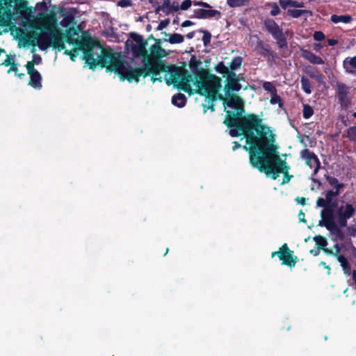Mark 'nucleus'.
I'll list each match as a JSON object with an SVG mask.
<instances>
[{"mask_svg": "<svg viewBox=\"0 0 356 356\" xmlns=\"http://www.w3.org/2000/svg\"><path fill=\"white\" fill-rule=\"evenodd\" d=\"M229 70V67L225 65L223 61L219 62L215 67V70L222 74L223 77L227 76Z\"/></svg>", "mask_w": 356, "mask_h": 356, "instance_id": "obj_35", "label": "nucleus"}, {"mask_svg": "<svg viewBox=\"0 0 356 356\" xmlns=\"http://www.w3.org/2000/svg\"><path fill=\"white\" fill-rule=\"evenodd\" d=\"M193 17L197 19L216 18L218 19L221 17V13L218 10L198 8L194 10Z\"/></svg>", "mask_w": 356, "mask_h": 356, "instance_id": "obj_16", "label": "nucleus"}, {"mask_svg": "<svg viewBox=\"0 0 356 356\" xmlns=\"http://www.w3.org/2000/svg\"><path fill=\"white\" fill-rule=\"evenodd\" d=\"M118 5L122 8H126L132 5L131 0H120L118 1Z\"/></svg>", "mask_w": 356, "mask_h": 356, "instance_id": "obj_55", "label": "nucleus"}, {"mask_svg": "<svg viewBox=\"0 0 356 356\" xmlns=\"http://www.w3.org/2000/svg\"><path fill=\"white\" fill-rule=\"evenodd\" d=\"M327 42L329 46H334L339 43V41L336 39L330 38L327 39Z\"/></svg>", "mask_w": 356, "mask_h": 356, "instance_id": "obj_61", "label": "nucleus"}, {"mask_svg": "<svg viewBox=\"0 0 356 356\" xmlns=\"http://www.w3.org/2000/svg\"><path fill=\"white\" fill-rule=\"evenodd\" d=\"M29 85L35 89L40 90L42 88V76L38 71L31 73Z\"/></svg>", "mask_w": 356, "mask_h": 356, "instance_id": "obj_24", "label": "nucleus"}, {"mask_svg": "<svg viewBox=\"0 0 356 356\" xmlns=\"http://www.w3.org/2000/svg\"><path fill=\"white\" fill-rule=\"evenodd\" d=\"M334 257H336L340 263L344 273L349 275L351 270V267L348 259L343 255L337 254V252L334 254Z\"/></svg>", "mask_w": 356, "mask_h": 356, "instance_id": "obj_28", "label": "nucleus"}, {"mask_svg": "<svg viewBox=\"0 0 356 356\" xmlns=\"http://www.w3.org/2000/svg\"><path fill=\"white\" fill-rule=\"evenodd\" d=\"M227 78V81L229 79H238L236 76V74L234 72V71H232L231 70H229V73L227 76H225Z\"/></svg>", "mask_w": 356, "mask_h": 356, "instance_id": "obj_59", "label": "nucleus"}, {"mask_svg": "<svg viewBox=\"0 0 356 356\" xmlns=\"http://www.w3.org/2000/svg\"><path fill=\"white\" fill-rule=\"evenodd\" d=\"M16 13L19 14L23 17L29 15L31 13V8H28L27 2L22 1L16 3L15 7Z\"/></svg>", "mask_w": 356, "mask_h": 356, "instance_id": "obj_26", "label": "nucleus"}, {"mask_svg": "<svg viewBox=\"0 0 356 356\" xmlns=\"http://www.w3.org/2000/svg\"><path fill=\"white\" fill-rule=\"evenodd\" d=\"M300 82L302 90L306 94L310 95L312 93V84L309 79L305 76H302Z\"/></svg>", "mask_w": 356, "mask_h": 356, "instance_id": "obj_33", "label": "nucleus"}, {"mask_svg": "<svg viewBox=\"0 0 356 356\" xmlns=\"http://www.w3.org/2000/svg\"><path fill=\"white\" fill-rule=\"evenodd\" d=\"M254 133L263 145L264 159L267 161H273L280 170L281 173L289 172L290 166L282 160L278 152L279 146L275 144L276 136L270 127L262 122Z\"/></svg>", "mask_w": 356, "mask_h": 356, "instance_id": "obj_4", "label": "nucleus"}, {"mask_svg": "<svg viewBox=\"0 0 356 356\" xmlns=\"http://www.w3.org/2000/svg\"><path fill=\"white\" fill-rule=\"evenodd\" d=\"M34 65H35V63L34 61H29L27 62L26 65V70H27V73L29 74H31V73H33L35 72V71H38L35 67H34Z\"/></svg>", "mask_w": 356, "mask_h": 356, "instance_id": "obj_49", "label": "nucleus"}, {"mask_svg": "<svg viewBox=\"0 0 356 356\" xmlns=\"http://www.w3.org/2000/svg\"><path fill=\"white\" fill-rule=\"evenodd\" d=\"M296 201L298 202V204L304 206L305 204V197H298L296 198Z\"/></svg>", "mask_w": 356, "mask_h": 356, "instance_id": "obj_64", "label": "nucleus"}, {"mask_svg": "<svg viewBox=\"0 0 356 356\" xmlns=\"http://www.w3.org/2000/svg\"><path fill=\"white\" fill-rule=\"evenodd\" d=\"M78 34L79 30L76 28L74 26L69 27L65 31V35L64 34L63 42L65 41L68 44L76 43V40L73 37Z\"/></svg>", "mask_w": 356, "mask_h": 356, "instance_id": "obj_25", "label": "nucleus"}, {"mask_svg": "<svg viewBox=\"0 0 356 356\" xmlns=\"http://www.w3.org/2000/svg\"><path fill=\"white\" fill-rule=\"evenodd\" d=\"M355 213V209L353 204L346 203L341 206L337 211V222L341 227H346L348 220L352 218Z\"/></svg>", "mask_w": 356, "mask_h": 356, "instance_id": "obj_12", "label": "nucleus"}, {"mask_svg": "<svg viewBox=\"0 0 356 356\" xmlns=\"http://www.w3.org/2000/svg\"><path fill=\"white\" fill-rule=\"evenodd\" d=\"M327 230H329L332 234L335 235L339 239L343 240L344 238V234L340 227L337 225V223L332 222L326 226H325Z\"/></svg>", "mask_w": 356, "mask_h": 356, "instance_id": "obj_29", "label": "nucleus"}, {"mask_svg": "<svg viewBox=\"0 0 356 356\" xmlns=\"http://www.w3.org/2000/svg\"><path fill=\"white\" fill-rule=\"evenodd\" d=\"M255 37L257 38L255 51L258 54L264 58H267L268 62L274 61L278 58L277 54L270 49L268 44L259 38L257 35H255Z\"/></svg>", "mask_w": 356, "mask_h": 356, "instance_id": "obj_13", "label": "nucleus"}, {"mask_svg": "<svg viewBox=\"0 0 356 356\" xmlns=\"http://www.w3.org/2000/svg\"><path fill=\"white\" fill-rule=\"evenodd\" d=\"M202 106L204 107V113H206L207 110H210L211 112L215 111L214 102L208 103V105L202 104Z\"/></svg>", "mask_w": 356, "mask_h": 356, "instance_id": "obj_53", "label": "nucleus"}, {"mask_svg": "<svg viewBox=\"0 0 356 356\" xmlns=\"http://www.w3.org/2000/svg\"><path fill=\"white\" fill-rule=\"evenodd\" d=\"M74 52H75V51H72L65 50V54L67 55H69L70 56L71 60L74 61V58L76 57V55Z\"/></svg>", "mask_w": 356, "mask_h": 356, "instance_id": "obj_60", "label": "nucleus"}, {"mask_svg": "<svg viewBox=\"0 0 356 356\" xmlns=\"http://www.w3.org/2000/svg\"><path fill=\"white\" fill-rule=\"evenodd\" d=\"M277 256L282 261V265H286L290 268L294 267L298 261L297 256L293 254V251L290 250L286 243H284L279 249V251L273 252L271 257Z\"/></svg>", "mask_w": 356, "mask_h": 356, "instance_id": "obj_10", "label": "nucleus"}, {"mask_svg": "<svg viewBox=\"0 0 356 356\" xmlns=\"http://www.w3.org/2000/svg\"><path fill=\"white\" fill-rule=\"evenodd\" d=\"M279 4L283 9H286L290 7L302 8L304 6L302 2H298L294 0H279Z\"/></svg>", "mask_w": 356, "mask_h": 356, "instance_id": "obj_32", "label": "nucleus"}, {"mask_svg": "<svg viewBox=\"0 0 356 356\" xmlns=\"http://www.w3.org/2000/svg\"><path fill=\"white\" fill-rule=\"evenodd\" d=\"M287 15L293 18H298L302 15L301 10L298 9H288Z\"/></svg>", "mask_w": 356, "mask_h": 356, "instance_id": "obj_48", "label": "nucleus"}, {"mask_svg": "<svg viewBox=\"0 0 356 356\" xmlns=\"http://www.w3.org/2000/svg\"><path fill=\"white\" fill-rule=\"evenodd\" d=\"M191 5H192L191 0H184L180 6V9L182 10H186L191 6Z\"/></svg>", "mask_w": 356, "mask_h": 356, "instance_id": "obj_51", "label": "nucleus"}, {"mask_svg": "<svg viewBox=\"0 0 356 356\" xmlns=\"http://www.w3.org/2000/svg\"><path fill=\"white\" fill-rule=\"evenodd\" d=\"M266 31L276 40L280 49L288 48L287 40L283 33L282 29L272 18H266L264 21Z\"/></svg>", "mask_w": 356, "mask_h": 356, "instance_id": "obj_8", "label": "nucleus"}, {"mask_svg": "<svg viewBox=\"0 0 356 356\" xmlns=\"http://www.w3.org/2000/svg\"><path fill=\"white\" fill-rule=\"evenodd\" d=\"M147 43L133 44L131 47V52L133 56L136 58L141 57L142 63L143 65L147 63L149 54L146 50Z\"/></svg>", "mask_w": 356, "mask_h": 356, "instance_id": "obj_17", "label": "nucleus"}, {"mask_svg": "<svg viewBox=\"0 0 356 356\" xmlns=\"http://www.w3.org/2000/svg\"><path fill=\"white\" fill-rule=\"evenodd\" d=\"M314 39L316 41H322L325 39V34L322 31H315L313 35Z\"/></svg>", "mask_w": 356, "mask_h": 356, "instance_id": "obj_50", "label": "nucleus"}, {"mask_svg": "<svg viewBox=\"0 0 356 356\" xmlns=\"http://www.w3.org/2000/svg\"><path fill=\"white\" fill-rule=\"evenodd\" d=\"M343 67L346 73L356 76V56L346 57L343 61Z\"/></svg>", "mask_w": 356, "mask_h": 356, "instance_id": "obj_21", "label": "nucleus"}, {"mask_svg": "<svg viewBox=\"0 0 356 356\" xmlns=\"http://www.w3.org/2000/svg\"><path fill=\"white\" fill-rule=\"evenodd\" d=\"M13 0H0V7L6 10H10L13 7Z\"/></svg>", "mask_w": 356, "mask_h": 356, "instance_id": "obj_47", "label": "nucleus"}, {"mask_svg": "<svg viewBox=\"0 0 356 356\" xmlns=\"http://www.w3.org/2000/svg\"><path fill=\"white\" fill-rule=\"evenodd\" d=\"M262 88L264 89V90L270 92V95H273L277 92L275 86L270 81H264L262 83Z\"/></svg>", "mask_w": 356, "mask_h": 356, "instance_id": "obj_41", "label": "nucleus"}, {"mask_svg": "<svg viewBox=\"0 0 356 356\" xmlns=\"http://www.w3.org/2000/svg\"><path fill=\"white\" fill-rule=\"evenodd\" d=\"M197 88L195 92L200 96H204L208 99V103L216 101V90L222 87V79L220 77L211 75L209 79H205L201 84L195 85Z\"/></svg>", "mask_w": 356, "mask_h": 356, "instance_id": "obj_7", "label": "nucleus"}, {"mask_svg": "<svg viewBox=\"0 0 356 356\" xmlns=\"http://www.w3.org/2000/svg\"><path fill=\"white\" fill-rule=\"evenodd\" d=\"M241 88L242 86L239 83V79H229L224 86V91L225 93L236 94L235 92H238Z\"/></svg>", "mask_w": 356, "mask_h": 356, "instance_id": "obj_20", "label": "nucleus"}, {"mask_svg": "<svg viewBox=\"0 0 356 356\" xmlns=\"http://www.w3.org/2000/svg\"><path fill=\"white\" fill-rule=\"evenodd\" d=\"M193 24H194V23L190 20H185L184 22H182L181 26L182 27H188V26H193Z\"/></svg>", "mask_w": 356, "mask_h": 356, "instance_id": "obj_62", "label": "nucleus"}, {"mask_svg": "<svg viewBox=\"0 0 356 356\" xmlns=\"http://www.w3.org/2000/svg\"><path fill=\"white\" fill-rule=\"evenodd\" d=\"M314 241H315L318 250L324 249V248H325L327 245V239L321 235L314 236Z\"/></svg>", "mask_w": 356, "mask_h": 356, "instance_id": "obj_36", "label": "nucleus"}, {"mask_svg": "<svg viewBox=\"0 0 356 356\" xmlns=\"http://www.w3.org/2000/svg\"><path fill=\"white\" fill-rule=\"evenodd\" d=\"M282 100H281V98L280 97L277 95V92L271 95V99L270 100V104H275L278 102H280Z\"/></svg>", "mask_w": 356, "mask_h": 356, "instance_id": "obj_54", "label": "nucleus"}, {"mask_svg": "<svg viewBox=\"0 0 356 356\" xmlns=\"http://www.w3.org/2000/svg\"><path fill=\"white\" fill-rule=\"evenodd\" d=\"M83 59L90 69L95 70L97 66L105 67L106 72H114L117 74L120 81L127 80L129 83L139 81V77L144 76L145 65L133 68L127 61L122 59L119 53L114 52L112 49H103L102 56L99 60L93 57L91 47L83 49Z\"/></svg>", "mask_w": 356, "mask_h": 356, "instance_id": "obj_2", "label": "nucleus"}, {"mask_svg": "<svg viewBox=\"0 0 356 356\" xmlns=\"http://www.w3.org/2000/svg\"><path fill=\"white\" fill-rule=\"evenodd\" d=\"M243 58L241 56L234 57L229 65V69L234 71L241 67L242 64Z\"/></svg>", "mask_w": 356, "mask_h": 356, "instance_id": "obj_37", "label": "nucleus"}, {"mask_svg": "<svg viewBox=\"0 0 356 356\" xmlns=\"http://www.w3.org/2000/svg\"><path fill=\"white\" fill-rule=\"evenodd\" d=\"M76 22L75 21L74 16L72 14H68L65 15L60 21V25L63 27H70V25H75Z\"/></svg>", "mask_w": 356, "mask_h": 356, "instance_id": "obj_34", "label": "nucleus"}, {"mask_svg": "<svg viewBox=\"0 0 356 356\" xmlns=\"http://www.w3.org/2000/svg\"><path fill=\"white\" fill-rule=\"evenodd\" d=\"M302 156L306 159V163L310 168L314 167V174H316L321 168V162L318 156L309 149H304L302 151Z\"/></svg>", "mask_w": 356, "mask_h": 356, "instance_id": "obj_15", "label": "nucleus"}, {"mask_svg": "<svg viewBox=\"0 0 356 356\" xmlns=\"http://www.w3.org/2000/svg\"><path fill=\"white\" fill-rule=\"evenodd\" d=\"M200 32L203 33L202 41L204 45L207 47L211 42V34L208 31L204 30H201Z\"/></svg>", "mask_w": 356, "mask_h": 356, "instance_id": "obj_46", "label": "nucleus"}, {"mask_svg": "<svg viewBox=\"0 0 356 356\" xmlns=\"http://www.w3.org/2000/svg\"><path fill=\"white\" fill-rule=\"evenodd\" d=\"M219 90H216V100L220 99L222 102L226 113L223 124L229 129L230 136L245 137L263 122V120L256 114L244 115V101L238 95L225 93L224 96L219 93Z\"/></svg>", "mask_w": 356, "mask_h": 356, "instance_id": "obj_1", "label": "nucleus"}, {"mask_svg": "<svg viewBox=\"0 0 356 356\" xmlns=\"http://www.w3.org/2000/svg\"><path fill=\"white\" fill-rule=\"evenodd\" d=\"M14 63L15 61L13 60V59L9 55H7L6 58L2 63V65H4L5 66H10Z\"/></svg>", "mask_w": 356, "mask_h": 356, "instance_id": "obj_57", "label": "nucleus"}, {"mask_svg": "<svg viewBox=\"0 0 356 356\" xmlns=\"http://www.w3.org/2000/svg\"><path fill=\"white\" fill-rule=\"evenodd\" d=\"M129 36L134 41H135L137 43L136 44L147 43V42L143 40L142 35L135 32H131L129 33Z\"/></svg>", "mask_w": 356, "mask_h": 356, "instance_id": "obj_45", "label": "nucleus"}, {"mask_svg": "<svg viewBox=\"0 0 356 356\" xmlns=\"http://www.w3.org/2000/svg\"><path fill=\"white\" fill-rule=\"evenodd\" d=\"M266 6L271 8V10L270 12V15L271 16L275 17L281 13V10L277 3L268 2Z\"/></svg>", "mask_w": 356, "mask_h": 356, "instance_id": "obj_39", "label": "nucleus"}, {"mask_svg": "<svg viewBox=\"0 0 356 356\" xmlns=\"http://www.w3.org/2000/svg\"><path fill=\"white\" fill-rule=\"evenodd\" d=\"M301 56L308 60L309 63L314 65H322L324 64L325 62L322 58L318 56H316L313 52L309 50L301 49H300Z\"/></svg>", "mask_w": 356, "mask_h": 356, "instance_id": "obj_19", "label": "nucleus"}, {"mask_svg": "<svg viewBox=\"0 0 356 356\" xmlns=\"http://www.w3.org/2000/svg\"><path fill=\"white\" fill-rule=\"evenodd\" d=\"M170 23V19H164L163 21H161L157 28H156V30L157 31H161L163 30V29H165Z\"/></svg>", "mask_w": 356, "mask_h": 356, "instance_id": "obj_52", "label": "nucleus"}, {"mask_svg": "<svg viewBox=\"0 0 356 356\" xmlns=\"http://www.w3.org/2000/svg\"><path fill=\"white\" fill-rule=\"evenodd\" d=\"M184 40V37L180 33H173L170 35V38L168 41L170 44H180Z\"/></svg>", "mask_w": 356, "mask_h": 356, "instance_id": "obj_38", "label": "nucleus"}, {"mask_svg": "<svg viewBox=\"0 0 356 356\" xmlns=\"http://www.w3.org/2000/svg\"><path fill=\"white\" fill-rule=\"evenodd\" d=\"M40 33H35L34 38L40 50H46L48 47H53L61 51L64 49V33L56 26L54 16L46 15L44 24Z\"/></svg>", "mask_w": 356, "mask_h": 356, "instance_id": "obj_6", "label": "nucleus"}, {"mask_svg": "<svg viewBox=\"0 0 356 356\" xmlns=\"http://www.w3.org/2000/svg\"><path fill=\"white\" fill-rule=\"evenodd\" d=\"M330 21L334 24H338L339 22L349 24L353 21V17L350 15H337L334 14L331 15Z\"/></svg>", "mask_w": 356, "mask_h": 356, "instance_id": "obj_30", "label": "nucleus"}, {"mask_svg": "<svg viewBox=\"0 0 356 356\" xmlns=\"http://www.w3.org/2000/svg\"><path fill=\"white\" fill-rule=\"evenodd\" d=\"M337 191H334V190H329L325 193V198L318 197L316 200V206L317 207H325L327 204H329L332 202L334 199L333 197L338 196Z\"/></svg>", "mask_w": 356, "mask_h": 356, "instance_id": "obj_22", "label": "nucleus"}, {"mask_svg": "<svg viewBox=\"0 0 356 356\" xmlns=\"http://www.w3.org/2000/svg\"><path fill=\"white\" fill-rule=\"evenodd\" d=\"M325 178L331 186H334L336 190L334 191H337L338 194H340L341 191L344 188L345 184L339 183L336 177L328 175H325Z\"/></svg>", "mask_w": 356, "mask_h": 356, "instance_id": "obj_27", "label": "nucleus"}, {"mask_svg": "<svg viewBox=\"0 0 356 356\" xmlns=\"http://www.w3.org/2000/svg\"><path fill=\"white\" fill-rule=\"evenodd\" d=\"M248 0H227V4L230 8L241 7L245 4Z\"/></svg>", "mask_w": 356, "mask_h": 356, "instance_id": "obj_44", "label": "nucleus"}, {"mask_svg": "<svg viewBox=\"0 0 356 356\" xmlns=\"http://www.w3.org/2000/svg\"><path fill=\"white\" fill-rule=\"evenodd\" d=\"M171 102L174 106L182 108L186 103V97L184 94L179 92L172 96Z\"/></svg>", "mask_w": 356, "mask_h": 356, "instance_id": "obj_31", "label": "nucleus"}, {"mask_svg": "<svg viewBox=\"0 0 356 356\" xmlns=\"http://www.w3.org/2000/svg\"><path fill=\"white\" fill-rule=\"evenodd\" d=\"M350 92V88L344 83L337 82L336 94L339 103L341 108H347L350 104V99L348 97Z\"/></svg>", "mask_w": 356, "mask_h": 356, "instance_id": "obj_14", "label": "nucleus"}, {"mask_svg": "<svg viewBox=\"0 0 356 356\" xmlns=\"http://www.w3.org/2000/svg\"><path fill=\"white\" fill-rule=\"evenodd\" d=\"M189 67L193 72L195 77L194 84H201L203 81L209 79L211 75H213L210 73L209 70H205L200 67L202 62L200 60L197 59L195 55H192L189 60Z\"/></svg>", "mask_w": 356, "mask_h": 356, "instance_id": "obj_9", "label": "nucleus"}, {"mask_svg": "<svg viewBox=\"0 0 356 356\" xmlns=\"http://www.w3.org/2000/svg\"><path fill=\"white\" fill-rule=\"evenodd\" d=\"M17 71H18V68H17V64L15 63H14L12 65H10L8 72H15V74H17Z\"/></svg>", "mask_w": 356, "mask_h": 356, "instance_id": "obj_63", "label": "nucleus"}, {"mask_svg": "<svg viewBox=\"0 0 356 356\" xmlns=\"http://www.w3.org/2000/svg\"><path fill=\"white\" fill-rule=\"evenodd\" d=\"M171 8V1L170 0H163V3L161 6H159L155 11L159 13L160 10L163 11L166 14H169L168 10Z\"/></svg>", "mask_w": 356, "mask_h": 356, "instance_id": "obj_40", "label": "nucleus"}, {"mask_svg": "<svg viewBox=\"0 0 356 356\" xmlns=\"http://www.w3.org/2000/svg\"><path fill=\"white\" fill-rule=\"evenodd\" d=\"M193 4H194V6H202L205 8H211V6L209 3L204 2V1H194Z\"/></svg>", "mask_w": 356, "mask_h": 356, "instance_id": "obj_56", "label": "nucleus"}, {"mask_svg": "<svg viewBox=\"0 0 356 356\" xmlns=\"http://www.w3.org/2000/svg\"><path fill=\"white\" fill-rule=\"evenodd\" d=\"M304 72L312 79H315L318 83L323 81L324 76L316 67L311 65L305 67Z\"/></svg>", "mask_w": 356, "mask_h": 356, "instance_id": "obj_23", "label": "nucleus"}, {"mask_svg": "<svg viewBox=\"0 0 356 356\" xmlns=\"http://www.w3.org/2000/svg\"><path fill=\"white\" fill-rule=\"evenodd\" d=\"M314 115V109L309 104H303L302 115L305 119H309Z\"/></svg>", "mask_w": 356, "mask_h": 356, "instance_id": "obj_42", "label": "nucleus"}, {"mask_svg": "<svg viewBox=\"0 0 356 356\" xmlns=\"http://www.w3.org/2000/svg\"><path fill=\"white\" fill-rule=\"evenodd\" d=\"M151 54H149L146 65L169 66L164 60H161L167 54L165 50L159 44H154L150 47Z\"/></svg>", "mask_w": 356, "mask_h": 356, "instance_id": "obj_11", "label": "nucleus"}, {"mask_svg": "<svg viewBox=\"0 0 356 356\" xmlns=\"http://www.w3.org/2000/svg\"><path fill=\"white\" fill-rule=\"evenodd\" d=\"M161 72H168L170 74L171 81L166 79V83L170 86L172 83L174 86L179 90L191 95L193 90L190 83L193 81L192 75L184 67L173 66H161V65H145L144 78L152 75L151 81L153 83L156 81L161 82L162 77L158 76Z\"/></svg>", "mask_w": 356, "mask_h": 356, "instance_id": "obj_3", "label": "nucleus"}, {"mask_svg": "<svg viewBox=\"0 0 356 356\" xmlns=\"http://www.w3.org/2000/svg\"><path fill=\"white\" fill-rule=\"evenodd\" d=\"M346 133L349 140L356 143V126L350 127Z\"/></svg>", "mask_w": 356, "mask_h": 356, "instance_id": "obj_43", "label": "nucleus"}, {"mask_svg": "<svg viewBox=\"0 0 356 356\" xmlns=\"http://www.w3.org/2000/svg\"><path fill=\"white\" fill-rule=\"evenodd\" d=\"M282 174L284 175V177H283V179H282V184H285L289 183L291 179L293 177V176L290 175L289 174V172H287V173L284 172Z\"/></svg>", "mask_w": 356, "mask_h": 356, "instance_id": "obj_58", "label": "nucleus"}, {"mask_svg": "<svg viewBox=\"0 0 356 356\" xmlns=\"http://www.w3.org/2000/svg\"><path fill=\"white\" fill-rule=\"evenodd\" d=\"M244 138L249 147L243 146V149L249 152L250 165L260 172H265L266 175H270L273 179H276L281 172L273 161H267L264 158L263 145L254 131Z\"/></svg>", "mask_w": 356, "mask_h": 356, "instance_id": "obj_5", "label": "nucleus"}, {"mask_svg": "<svg viewBox=\"0 0 356 356\" xmlns=\"http://www.w3.org/2000/svg\"><path fill=\"white\" fill-rule=\"evenodd\" d=\"M321 212V220L319 221L318 225L325 227L330 223L334 222V210L330 209L328 207H322Z\"/></svg>", "mask_w": 356, "mask_h": 356, "instance_id": "obj_18", "label": "nucleus"}]
</instances>
